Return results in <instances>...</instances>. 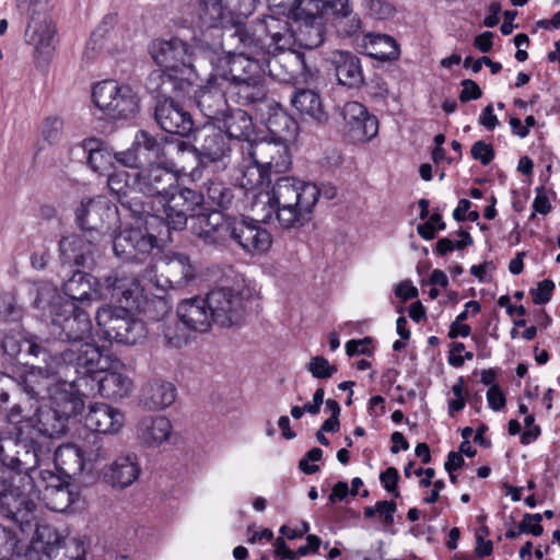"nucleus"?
I'll use <instances>...</instances> for the list:
<instances>
[{"label": "nucleus", "instance_id": "1", "mask_svg": "<svg viewBox=\"0 0 560 560\" xmlns=\"http://www.w3.org/2000/svg\"><path fill=\"white\" fill-rule=\"evenodd\" d=\"M67 431V423L51 407H39L33 417H30L20 429V440L0 439V481L8 478V474L16 472L15 489L0 497L2 513H12L16 504H32L27 495H34V478L32 471L38 466L37 439L47 436L59 438Z\"/></svg>", "mask_w": 560, "mask_h": 560}, {"label": "nucleus", "instance_id": "2", "mask_svg": "<svg viewBox=\"0 0 560 560\" xmlns=\"http://www.w3.org/2000/svg\"><path fill=\"white\" fill-rule=\"evenodd\" d=\"M176 168L177 166L166 163H152L136 173L133 186L144 196L156 198L163 208L166 225L182 231L186 228L189 215H195L200 209L203 196L179 185Z\"/></svg>", "mask_w": 560, "mask_h": 560}, {"label": "nucleus", "instance_id": "3", "mask_svg": "<svg viewBox=\"0 0 560 560\" xmlns=\"http://www.w3.org/2000/svg\"><path fill=\"white\" fill-rule=\"evenodd\" d=\"M319 195L315 184L294 177H280L270 191L259 195L255 207H261L262 222H270L275 218L281 228L296 229L311 220Z\"/></svg>", "mask_w": 560, "mask_h": 560}, {"label": "nucleus", "instance_id": "4", "mask_svg": "<svg viewBox=\"0 0 560 560\" xmlns=\"http://www.w3.org/2000/svg\"><path fill=\"white\" fill-rule=\"evenodd\" d=\"M106 288L109 292L103 295L130 305L151 320L163 319L172 307L164 296L165 287L160 283L156 276H150L144 285L135 277L116 276L107 280Z\"/></svg>", "mask_w": 560, "mask_h": 560}, {"label": "nucleus", "instance_id": "5", "mask_svg": "<svg viewBox=\"0 0 560 560\" xmlns=\"http://www.w3.org/2000/svg\"><path fill=\"white\" fill-rule=\"evenodd\" d=\"M54 346L55 342L43 338L28 341V355L36 359L38 364L25 371L15 381V387L21 386L31 398L48 399L56 384L69 382L65 374V363L56 358Z\"/></svg>", "mask_w": 560, "mask_h": 560}, {"label": "nucleus", "instance_id": "6", "mask_svg": "<svg viewBox=\"0 0 560 560\" xmlns=\"http://www.w3.org/2000/svg\"><path fill=\"white\" fill-rule=\"evenodd\" d=\"M241 150L253 163L242 171L240 185L245 189L264 185L265 182L269 184L272 175L285 173L292 165L289 145L281 140L246 141Z\"/></svg>", "mask_w": 560, "mask_h": 560}, {"label": "nucleus", "instance_id": "7", "mask_svg": "<svg viewBox=\"0 0 560 560\" xmlns=\"http://www.w3.org/2000/svg\"><path fill=\"white\" fill-rule=\"evenodd\" d=\"M25 549L26 560H85L84 544L78 538L61 537L49 524H37Z\"/></svg>", "mask_w": 560, "mask_h": 560}, {"label": "nucleus", "instance_id": "8", "mask_svg": "<svg viewBox=\"0 0 560 560\" xmlns=\"http://www.w3.org/2000/svg\"><path fill=\"white\" fill-rule=\"evenodd\" d=\"M133 312L135 308L126 303L100 307L95 319L103 338L122 345H136L145 338L144 323L136 318Z\"/></svg>", "mask_w": 560, "mask_h": 560}, {"label": "nucleus", "instance_id": "9", "mask_svg": "<svg viewBox=\"0 0 560 560\" xmlns=\"http://www.w3.org/2000/svg\"><path fill=\"white\" fill-rule=\"evenodd\" d=\"M50 330L60 341L70 346L88 340L92 331V320L84 306L73 301H56L50 307Z\"/></svg>", "mask_w": 560, "mask_h": 560}, {"label": "nucleus", "instance_id": "10", "mask_svg": "<svg viewBox=\"0 0 560 560\" xmlns=\"http://www.w3.org/2000/svg\"><path fill=\"white\" fill-rule=\"evenodd\" d=\"M96 107L113 119L128 118L136 114L139 98L131 88L119 86L115 81L97 83L92 92Z\"/></svg>", "mask_w": 560, "mask_h": 560}, {"label": "nucleus", "instance_id": "11", "mask_svg": "<svg viewBox=\"0 0 560 560\" xmlns=\"http://www.w3.org/2000/svg\"><path fill=\"white\" fill-rule=\"evenodd\" d=\"M54 353L57 359H61L65 363L66 378H68V372L71 369H73L77 374L82 375V377L78 380L69 381L73 384L84 380L86 375L104 372L108 364L107 359L103 357L98 347L86 340L77 346L71 345L62 350L54 348Z\"/></svg>", "mask_w": 560, "mask_h": 560}, {"label": "nucleus", "instance_id": "12", "mask_svg": "<svg viewBox=\"0 0 560 560\" xmlns=\"http://www.w3.org/2000/svg\"><path fill=\"white\" fill-rule=\"evenodd\" d=\"M198 144L187 143L185 154H191L202 166L214 165L224 170L231 162V147L228 137L214 128H203L197 139Z\"/></svg>", "mask_w": 560, "mask_h": 560}, {"label": "nucleus", "instance_id": "13", "mask_svg": "<svg viewBox=\"0 0 560 560\" xmlns=\"http://www.w3.org/2000/svg\"><path fill=\"white\" fill-rule=\"evenodd\" d=\"M133 147L144 160L178 166V162L187 149V142L179 139L158 138L147 130H138L133 139Z\"/></svg>", "mask_w": 560, "mask_h": 560}, {"label": "nucleus", "instance_id": "14", "mask_svg": "<svg viewBox=\"0 0 560 560\" xmlns=\"http://www.w3.org/2000/svg\"><path fill=\"white\" fill-rule=\"evenodd\" d=\"M202 206L196 211V223L192 226L195 235L205 245L217 249L226 248L232 243V230L235 217H226L221 212L200 213Z\"/></svg>", "mask_w": 560, "mask_h": 560}, {"label": "nucleus", "instance_id": "15", "mask_svg": "<svg viewBox=\"0 0 560 560\" xmlns=\"http://www.w3.org/2000/svg\"><path fill=\"white\" fill-rule=\"evenodd\" d=\"M212 323L220 327L238 325L244 317V301L242 295L231 288H217L207 295Z\"/></svg>", "mask_w": 560, "mask_h": 560}, {"label": "nucleus", "instance_id": "16", "mask_svg": "<svg viewBox=\"0 0 560 560\" xmlns=\"http://www.w3.org/2000/svg\"><path fill=\"white\" fill-rule=\"evenodd\" d=\"M155 246L156 237L141 228H125L113 240L114 254L125 261H140Z\"/></svg>", "mask_w": 560, "mask_h": 560}, {"label": "nucleus", "instance_id": "17", "mask_svg": "<svg viewBox=\"0 0 560 560\" xmlns=\"http://www.w3.org/2000/svg\"><path fill=\"white\" fill-rule=\"evenodd\" d=\"M233 242L246 254L261 255L271 247L272 236L258 221L235 217L232 230Z\"/></svg>", "mask_w": 560, "mask_h": 560}, {"label": "nucleus", "instance_id": "18", "mask_svg": "<svg viewBox=\"0 0 560 560\" xmlns=\"http://www.w3.org/2000/svg\"><path fill=\"white\" fill-rule=\"evenodd\" d=\"M270 62L266 57L258 59L245 54H235L226 58L224 67L217 74L229 83L264 80Z\"/></svg>", "mask_w": 560, "mask_h": 560}, {"label": "nucleus", "instance_id": "19", "mask_svg": "<svg viewBox=\"0 0 560 560\" xmlns=\"http://www.w3.org/2000/svg\"><path fill=\"white\" fill-rule=\"evenodd\" d=\"M188 15L200 30L225 28L233 22V12L224 0H195L188 7Z\"/></svg>", "mask_w": 560, "mask_h": 560}, {"label": "nucleus", "instance_id": "20", "mask_svg": "<svg viewBox=\"0 0 560 560\" xmlns=\"http://www.w3.org/2000/svg\"><path fill=\"white\" fill-rule=\"evenodd\" d=\"M347 133L354 142H368L378 133V120L366 107L355 101L347 102L340 109Z\"/></svg>", "mask_w": 560, "mask_h": 560}, {"label": "nucleus", "instance_id": "21", "mask_svg": "<svg viewBox=\"0 0 560 560\" xmlns=\"http://www.w3.org/2000/svg\"><path fill=\"white\" fill-rule=\"evenodd\" d=\"M116 276H125V273L114 272L101 281L89 273L78 270L62 284V291L68 296L65 301H73L78 304L79 302L84 303L93 299L114 300L112 296H105L103 294L108 291L106 288L107 280ZM58 301H63V299L59 298Z\"/></svg>", "mask_w": 560, "mask_h": 560}, {"label": "nucleus", "instance_id": "22", "mask_svg": "<svg viewBox=\"0 0 560 560\" xmlns=\"http://www.w3.org/2000/svg\"><path fill=\"white\" fill-rule=\"evenodd\" d=\"M110 212L112 209L104 197H85L75 209V220L83 232L90 236L95 234V240H102L105 221Z\"/></svg>", "mask_w": 560, "mask_h": 560}, {"label": "nucleus", "instance_id": "23", "mask_svg": "<svg viewBox=\"0 0 560 560\" xmlns=\"http://www.w3.org/2000/svg\"><path fill=\"white\" fill-rule=\"evenodd\" d=\"M217 73L207 80V84L195 92V102L202 115L215 122L229 108L230 98L225 84Z\"/></svg>", "mask_w": 560, "mask_h": 560}, {"label": "nucleus", "instance_id": "24", "mask_svg": "<svg viewBox=\"0 0 560 560\" xmlns=\"http://www.w3.org/2000/svg\"><path fill=\"white\" fill-rule=\"evenodd\" d=\"M154 117L159 126L168 133L186 137L194 129L190 113L172 97L156 102Z\"/></svg>", "mask_w": 560, "mask_h": 560}, {"label": "nucleus", "instance_id": "25", "mask_svg": "<svg viewBox=\"0 0 560 560\" xmlns=\"http://www.w3.org/2000/svg\"><path fill=\"white\" fill-rule=\"evenodd\" d=\"M89 233L83 235H70L62 237L59 242V249L65 262L81 267H91L95 262L97 254V244L101 240H95Z\"/></svg>", "mask_w": 560, "mask_h": 560}, {"label": "nucleus", "instance_id": "26", "mask_svg": "<svg viewBox=\"0 0 560 560\" xmlns=\"http://www.w3.org/2000/svg\"><path fill=\"white\" fill-rule=\"evenodd\" d=\"M207 296H192L182 300L177 305V316L186 329L206 332L211 327L212 317Z\"/></svg>", "mask_w": 560, "mask_h": 560}, {"label": "nucleus", "instance_id": "27", "mask_svg": "<svg viewBox=\"0 0 560 560\" xmlns=\"http://www.w3.org/2000/svg\"><path fill=\"white\" fill-rule=\"evenodd\" d=\"M124 424V413L117 408L103 402L91 405L84 416L85 428L101 434L118 433Z\"/></svg>", "mask_w": 560, "mask_h": 560}, {"label": "nucleus", "instance_id": "28", "mask_svg": "<svg viewBox=\"0 0 560 560\" xmlns=\"http://www.w3.org/2000/svg\"><path fill=\"white\" fill-rule=\"evenodd\" d=\"M331 63L337 81L348 89H357L364 82L361 60L354 54L347 50H334L330 52Z\"/></svg>", "mask_w": 560, "mask_h": 560}, {"label": "nucleus", "instance_id": "29", "mask_svg": "<svg viewBox=\"0 0 560 560\" xmlns=\"http://www.w3.org/2000/svg\"><path fill=\"white\" fill-rule=\"evenodd\" d=\"M302 8V2H300L294 8L291 19L299 24L296 33L300 45L307 49H314L320 46L325 39V22L315 13L311 15L306 10L303 12Z\"/></svg>", "mask_w": 560, "mask_h": 560}, {"label": "nucleus", "instance_id": "30", "mask_svg": "<svg viewBox=\"0 0 560 560\" xmlns=\"http://www.w3.org/2000/svg\"><path fill=\"white\" fill-rule=\"evenodd\" d=\"M150 55L159 66L174 70L186 65L188 45L177 37L155 39L150 46Z\"/></svg>", "mask_w": 560, "mask_h": 560}, {"label": "nucleus", "instance_id": "31", "mask_svg": "<svg viewBox=\"0 0 560 560\" xmlns=\"http://www.w3.org/2000/svg\"><path fill=\"white\" fill-rule=\"evenodd\" d=\"M140 471L137 456L127 454L116 457L105 469L103 478L113 488L122 490L138 479Z\"/></svg>", "mask_w": 560, "mask_h": 560}, {"label": "nucleus", "instance_id": "32", "mask_svg": "<svg viewBox=\"0 0 560 560\" xmlns=\"http://www.w3.org/2000/svg\"><path fill=\"white\" fill-rule=\"evenodd\" d=\"M222 83L225 84L228 97L236 105L254 107L267 101L266 79L236 83H229V81L223 80Z\"/></svg>", "mask_w": 560, "mask_h": 560}, {"label": "nucleus", "instance_id": "33", "mask_svg": "<svg viewBox=\"0 0 560 560\" xmlns=\"http://www.w3.org/2000/svg\"><path fill=\"white\" fill-rule=\"evenodd\" d=\"M192 88L191 83L186 80L173 75L162 69L152 71L145 80L147 91L155 97H171L172 94L176 96L189 93Z\"/></svg>", "mask_w": 560, "mask_h": 560}, {"label": "nucleus", "instance_id": "34", "mask_svg": "<svg viewBox=\"0 0 560 560\" xmlns=\"http://www.w3.org/2000/svg\"><path fill=\"white\" fill-rule=\"evenodd\" d=\"M171 433L172 423L163 416L144 417L137 424L138 439L149 447L161 445L168 440Z\"/></svg>", "mask_w": 560, "mask_h": 560}, {"label": "nucleus", "instance_id": "35", "mask_svg": "<svg viewBox=\"0 0 560 560\" xmlns=\"http://www.w3.org/2000/svg\"><path fill=\"white\" fill-rule=\"evenodd\" d=\"M232 33V39L235 42L236 49L240 50L238 54H245L250 57H257L261 55L266 57L268 52V43L267 38H264L262 35L256 31V23L247 27L242 24L230 25Z\"/></svg>", "mask_w": 560, "mask_h": 560}, {"label": "nucleus", "instance_id": "36", "mask_svg": "<svg viewBox=\"0 0 560 560\" xmlns=\"http://www.w3.org/2000/svg\"><path fill=\"white\" fill-rule=\"evenodd\" d=\"M176 398L175 386L165 381L148 382L141 394V402L149 410H160L171 406Z\"/></svg>", "mask_w": 560, "mask_h": 560}, {"label": "nucleus", "instance_id": "37", "mask_svg": "<svg viewBox=\"0 0 560 560\" xmlns=\"http://www.w3.org/2000/svg\"><path fill=\"white\" fill-rule=\"evenodd\" d=\"M56 34V27L47 16L33 15L25 31L26 43L39 52L48 54Z\"/></svg>", "mask_w": 560, "mask_h": 560}, {"label": "nucleus", "instance_id": "38", "mask_svg": "<svg viewBox=\"0 0 560 560\" xmlns=\"http://www.w3.org/2000/svg\"><path fill=\"white\" fill-rule=\"evenodd\" d=\"M214 124L225 130V136L231 139L248 141L253 132L252 117L243 109L228 108L226 112Z\"/></svg>", "mask_w": 560, "mask_h": 560}, {"label": "nucleus", "instance_id": "39", "mask_svg": "<svg viewBox=\"0 0 560 560\" xmlns=\"http://www.w3.org/2000/svg\"><path fill=\"white\" fill-rule=\"evenodd\" d=\"M256 31L264 38H267L268 52L273 50H282L289 45L288 22L272 15H268L256 22Z\"/></svg>", "mask_w": 560, "mask_h": 560}, {"label": "nucleus", "instance_id": "40", "mask_svg": "<svg viewBox=\"0 0 560 560\" xmlns=\"http://www.w3.org/2000/svg\"><path fill=\"white\" fill-rule=\"evenodd\" d=\"M54 462L58 470L68 477L80 475L88 466L83 448L74 444L59 446L55 452Z\"/></svg>", "mask_w": 560, "mask_h": 560}, {"label": "nucleus", "instance_id": "41", "mask_svg": "<svg viewBox=\"0 0 560 560\" xmlns=\"http://www.w3.org/2000/svg\"><path fill=\"white\" fill-rule=\"evenodd\" d=\"M292 105L303 115L308 116L317 124H325L328 115L325 112L319 95L312 90L295 91L292 98Z\"/></svg>", "mask_w": 560, "mask_h": 560}, {"label": "nucleus", "instance_id": "42", "mask_svg": "<svg viewBox=\"0 0 560 560\" xmlns=\"http://www.w3.org/2000/svg\"><path fill=\"white\" fill-rule=\"evenodd\" d=\"M301 2L303 12L306 10L311 15L315 13L324 22L330 19L332 23L352 8L351 0H301Z\"/></svg>", "mask_w": 560, "mask_h": 560}, {"label": "nucleus", "instance_id": "43", "mask_svg": "<svg viewBox=\"0 0 560 560\" xmlns=\"http://www.w3.org/2000/svg\"><path fill=\"white\" fill-rule=\"evenodd\" d=\"M97 386L102 397L117 400L129 395L132 382L122 373L108 371L97 380Z\"/></svg>", "mask_w": 560, "mask_h": 560}, {"label": "nucleus", "instance_id": "44", "mask_svg": "<svg viewBox=\"0 0 560 560\" xmlns=\"http://www.w3.org/2000/svg\"><path fill=\"white\" fill-rule=\"evenodd\" d=\"M166 280L172 288L186 285L195 278V267L185 254H174L166 264Z\"/></svg>", "mask_w": 560, "mask_h": 560}, {"label": "nucleus", "instance_id": "45", "mask_svg": "<svg viewBox=\"0 0 560 560\" xmlns=\"http://www.w3.org/2000/svg\"><path fill=\"white\" fill-rule=\"evenodd\" d=\"M83 149L88 152V164L95 173L102 174L113 167L114 153L101 140L86 139Z\"/></svg>", "mask_w": 560, "mask_h": 560}, {"label": "nucleus", "instance_id": "46", "mask_svg": "<svg viewBox=\"0 0 560 560\" xmlns=\"http://www.w3.org/2000/svg\"><path fill=\"white\" fill-rule=\"evenodd\" d=\"M130 175L125 172H116L110 174L107 179V187L110 194L117 198V201L121 207L130 210L135 214L140 213V207L138 203H132L129 194L135 189L133 183H129Z\"/></svg>", "mask_w": 560, "mask_h": 560}, {"label": "nucleus", "instance_id": "47", "mask_svg": "<svg viewBox=\"0 0 560 560\" xmlns=\"http://www.w3.org/2000/svg\"><path fill=\"white\" fill-rule=\"evenodd\" d=\"M266 127L272 136L271 140L291 141L298 130L296 121L282 109L275 110L266 120Z\"/></svg>", "mask_w": 560, "mask_h": 560}, {"label": "nucleus", "instance_id": "48", "mask_svg": "<svg viewBox=\"0 0 560 560\" xmlns=\"http://www.w3.org/2000/svg\"><path fill=\"white\" fill-rule=\"evenodd\" d=\"M365 39V46L371 57L381 61L393 60L398 57V45L392 36L369 34Z\"/></svg>", "mask_w": 560, "mask_h": 560}, {"label": "nucleus", "instance_id": "49", "mask_svg": "<svg viewBox=\"0 0 560 560\" xmlns=\"http://www.w3.org/2000/svg\"><path fill=\"white\" fill-rule=\"evenodd\" d=\"M49 399H51L54 404L51 408L66 423L71 417L81 413L84 407V402L80 397L66 390L51 394Z\"/></svg>", "mask_w": 560, "mask_h": 560}, {"label": "nucleus", "instance_id": "50", "mask_svg": "<svg viewBox=\"0 0 560 560\" xmlns=\"http://www.w3.org/2000/svg\"><path fill=\"white\" fill-rule=\"evenodd\" d=\"M206 192L202 194L203 202L208 200L213 207L228 209L234 199L233 189L219 180H208L205 184ZM205 203H202L203 206Z\"/></svg>", "mask_w": 560, "mask_h": 560}, {"label": "nucleus", "instance_id": "51", "mask_svg": "<svg viewBox=\"0 0 560 560\" xmlns=\"http://www.w3.org/2000/svg\"><path fill=\"white\" fill-rule=\"evenodd\" d=\"M84 456L90 470L96 469L97 465L106 462L114 453L113 445L97 436L84 446Z\"/></svg>", "mask_w": 560, "mask_h": 560}, {"label": "nucleus", "instance_id": "52", "mask_svg": "<svg viewBox=\"0 0 560 560\" xmlns=\"http://www.w3.org/2000/svg\"><path fill=\"white\" fill-rule=\"evenodd\" d=\"M33 338L39 337L36 335L25 337L21 331L13 330L3 337L0 346L3 353L11 359L16 358L22 351L28 355V341Z\"/></svg>", "mask_w": 560, "mask_h": 560}, {"label": "nucleus", "instance_id": "53", "mask_svg": "<svg viewBox=\"0 0 560 560\" xmlns=\"http://www.w3.org/2000/svg\"><path fill=\"white\" fill-rule=\"evenodd\" d=\"M23 547L16 535L0 525V560H11L14 556H23Z\"/></svg>", "mask_w": 560, "mask_h": 560}, {"label": "nucleus", "instance_id": "54", "mask_svg": "<svg viewBox=\"0 0 560 560\" xmlns=\"http://www.w3.org/2000/svg\"><path fill=\"white\" fill-rule=\"evenodd\" d=\"M332 24L341 37H353L359 34L362 27L360 16L353 12L352 8L349 9V12L340 15Z\"/></svg>", "mask_w": 560, "mask_h": 560}, {"label": "nucleus", "instance_id": "55", "mask_svg": "<svg viewBox=\"0 0 560 560\" xmlns=\"http://www.w3.org/2000/svg\"><path fill=\"white\" fill-rule=\"evenodd\" d=\"M365 13L375 20H387L395 13V7L387 0H363Z\"/></svg>", "mask_w": 560, "mask_h": 560}, {"label": "nucleus", "instance_id": "56", "mask_svg": "<svg viewBox=\"0 0 560 560\" xmlns=\"http://www.w3.org/2000/svg\"><path fill=\"white\" fill-rule=\"evenodd\" d=\"M188 329L180 327L178 323L166 325L163 329L165 346L179 349L188 342Z\"/></svg>", "mask_w": 560, "mask_h": 560}, {"label": "nucleus", "instance_id": "57", "mask_svg": "<svg viewBox=\"0 0 560 560\" xmlns=\"http://www.w3.org/2000/svg\"><path fill=\"white\" fill-rule=\"evenodd\" d=\"M22 318V310L15 303V299L8 293L0 294V320L19 322Z\"/></svg>", "mask_w": 560, "mask_h": 560}, {"label": "nucleus", "instance_id": "58", "mask_svg": "<svg viewBox=\"0 0 560 560\" xmlns=\"http://www.w3.org/2000/svg\"><path fill=\"white\" fill-rule=\"evenodd\" d=\"M306 370L315 378H329L337 372V366L331 365L326 358L316 355L307 363Z\"/></svg>", "mask_w": 560, "mask_h": 560}, {"label": "nucleus", "instance_id": "59", "mask_svg": "<svg viewBox=\"0 0 560 560\" xmlns=\"http://www.w3.org/2000/svg\"><path fill=\"white\" fill-rule=\"evenodd\" d=\"M63 121L58 116H49L43 126V138L50 144L60 141L62 136Z\"/></svg>", "mask_w": 560, "mask_h": 560}, {"label": "nucleus", "instance_id": "60", "mask_svg": "<svg viewBox=\"0 0 560 560\" xmlns=\"http://www.w3.org/2000/svg\"><path fill=\"white\" fill-rule=\"evenodd\" d=\"M542 515L539 513L530 514L525 513L523 520L517 525L518 533L532 534L533 536H540L544 532L541 526Z\"/></svg>", "mask_w": 560, "mask_h": 560}, {"label": "nucleus", "instance_id": "61", "mask_svg": "<svg viewBox=\"0 0 560 560\" xmlns=\"http://www.w3.org/2000/svg\"><path fill=\"white\" fill-rule=\"evenodd\" d=\"M555 290L553 281L545 279L538 282L536 289H532L529 293L533 296V302L537 305L546 304L550 301Z\"/></svg>", "mask_w": 560, "mask_h": 560}, {"label": "nucleus", "instance_id": "62", "mask_svg": "<svg viewBox=\"0 0 560 560\" xmlns=\"http://www.w3.org/2000/svg\"><path fill=\"white\" fill-rule=\"evenodd\" d=\"M472 159L479 161L482 165H488L494 159V150L491 144L482 140L476 141L471 147Z\"/></svg>", "mask_w": 560, "mask_h": 560}, {"label": "nucleus", "instance_id": "63", "mask_svg": "<svg viewBox=\"0 0 560 560\" xmlns=\"http://www.w3.org/2000/svg\"><path fill=\"white\" fill-rule=\"evenodd\" d=\"M380 479L386 491L393 493L396 498L400 497V492L397 489L399 474L395 467H388L385 471L381 472Z\"/></svg>", "mask_w": 560, "mask_h": 560}, {"label": "nucleus", "instance_id": "64", "mask_svg": "<svg viewBox=\"0 0 560 560\" xmlns=\"http://www.w3.org/2000/svg\"><path fill=\"white\" fill-rule=\"evenodd\" d=\"M463 90L459 94V101L462 103H467L472 100H478L482 95V91L479 85L470 79H465L462 81Z\"/></svg>", "mask_w": 560, "mask_h": 560}]
</instances>
